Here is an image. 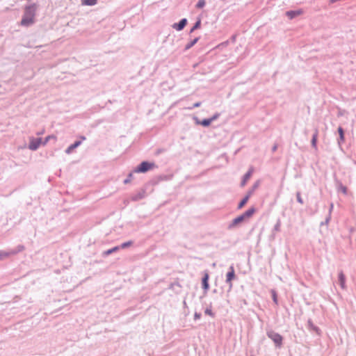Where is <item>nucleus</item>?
I'll return each mask as SVG.
<instances>
[{
  "mask_svg": "<svg viewBox=\"0 0 356 356\" xmlns=\"http://www.w3.org/2000/svg\"><path fill=\"white\" fill-rule=\"evenodd\" d=\"M277 149V146L275 145L273 148V151L275 152Z\"/></svg>",
  "mask_w": 356,
  "mask_h": 356,
  "instance_id": "7c9ffc66",
  "label": "nucleus"
},
{
  "mask_svg": "<svg viewBox=\"0 0 356 356\" xmlns=\"http://www.w3.org/2000/svg\"><path fill=\"white\" fill-rule=\"evenodd\" d=\"M272 294H273V299L274 302L275 304H277V294H276L275 291H273Z\"/></svg>",
  "mask_w": 356,
  "mask_h": 356,
  "instance_id": "393cba45",
  "label": "nucleus"
},
{
  "mask_svg": "<svg viewBox=\"0 0 356 356\" xmlns=\"http://www.w3.org/2000/svg\"><path fill=\"white\" fill-rule=\"evenodd\" d=\"M199 40V38H195L194 40H193L191 42H190L189 43H188L186 47H185V49L187 50V49H189L190 48H191L195 44L197 43V42Z\"/></svg>",
  "mask_w": 356,
  "mask_h": 356,
  "instance_id": "a211bd4d",
  "label": "nucleus"
},
{
  "mask_svg": "<svg viewBox=\"0 0 356 356\" xmlns=\"http://www.w3.org/2000/svg\"><path fill=\"white\" fill-rule=\"evenodd\" d=\"M252 172H253V170L252 169H250L248 170V172L244 175L243 179V180L241 181V186H244L246 184L247 181L251 177Z\"/></svg>",
  "mask_w": 356,
  "mask_h": 356,
  "instance_id": "f8f14e48",
  "label": "nucleus"
},
{
  "mask_svg": "<svg viewBox=\"0 0 356 356\" xmlns=\"http://www.w3.org/2000/svg\"><path fill=\"white\" fill-rule=\"evenodd\" d=\"M156 167V165L154 162L150 163L147 161H143L137 167L134 172L137 173H144L148 170L155 168Z\"/></svg>",
  "mask_w": 356,
  "mask_h": 356,
  "instance_id": "7ed1b4c3",
  "label": "nucleus"
},
{
  "mask_svg": "<svg viewBox=\"0 0 356 356\" xmlns=\"http://www.w3.org/2000/svg\"><path fill=\"white\" fill-rule=\"evenodd\" d=\"M50 139H54L56 140V137L55 136H48L45 138L44 142L42 143L43 145H46Z\"/></svg>",
  "mask_w": 356,
  "mask_h": 356,
  "instance_id": "aec40b11",
  "label": "nucleus"
},
{
  "mask_svg": "<svg viewBox=\"0 0 356 356\" xmlns=\"http://www.w3.org/2000/svg\"><path fill=\"white\" fill-rule=\"evenodd\" d=\"M186 23H187L186 19H182L179 23L174 24L172 25V27L177 31H181L186 25Z\"/></svg>",
  "mask_w": 356,
  "mask_h": 356,
  "instance_id": "1a4fd4ad",
  "label": "nucleus"
},
{
  "mask_svg": "<svg viewBox=\"0 0 356 356\" xmlns=\"http://www.w3.org/2000/svg\"><path fill=\"white\" fill-rule=\"evenodd\" d=\"M132 245V242L131 241H128V242H126V243H124L121 245V248H127L130 245Z\"/></svg>",
  "mask_w": 356,
  "mask_h": 356,
  "instance_id": "5701e85b",
  "label": "nucleus"
},
{
  "mask_svg": "<svg viewBox=\"0 0 356 356\" xmlns=\"http://www.w3.org/2000/svg\"><path fill=\"white\" fill-rule=\"evenodd\" d=\"M297 200L300 204L303 203L302 199L301 198L300 193L297 194Z\"/></svg>",
  "mask_w": 356,
  "mask_h": 356,
  "instance_id": "a878e982",
  "label": "nucleus"
},
{
  "mask_svg": "<svg viewBox=\"0 0 356 356\" xmlns=\"http://www.w3.org/2000/svg\"><path fill=\"white\" fill-rule=\"evenodd\" d=\"M268 337L274 341L276 346H280L282 345V337L280 334L270 331L268 332Z\"/></svg>",
  "mask_w": 356,
  "mask_h": 356,
  "instance_id": "39448f33",
  "label": "nucleus"
},
{
  "mask_svg": "<svg viewBox=\"0 0 356 356\" xmlns=\"http://www.w3.org/2000/svg\"><path fill=\"white\" fill-rule=\"evenodd\" d=\"M36 11V6L35 4L26 6L24 10V14L21 21V25L29 26L34 22V17Z\"/></svg>",
  "mask_w": 356,
  "mask_h": 356,
  "instance_id": "f257e3e1",
  "label": "nucleus"
},
{
  "mask_svg": "<svg viewBox=\"0 0 356 356\" xmlns=\"http://www.w3.org/2000/svg\"><path fill=\"white\" fill-rule=\"evenodd\" d=\"M235 278L234 269L232 266L229 268V271L227 274L226 282L229 284V286H232V281Z\"/></svg>",
  "mask_w": 356,
  "mask_h": 356,
  "instance_id": "6e6552de",
  "label": "nucleus"
},
{
  "mask_svg": "<svg viewBox=\"0 0 356 356\" xmlns=\"http://www.w3.org/2000/svg\"><path fill=\"white\" fill-rule=\"evenodd\" d=\"M200 20H198L195 24L193 26V27L191 29V31H193L194 30L198 29L200 26Z\"/></svg>",
  "mask_w": 356,
  "mask_h": 356,
  "instance_id": "4be33fe9",
  "label": "nucleus"
},
{
  "mask_svg": "<svg viewBox=\"0 0 356 356\" xmlns=\"http://www.w3.org/2000/svg\"><path fill=\"white\" fill-rule=\"evenodd\" d=\"M131 177H132V174H131V173H130V174L129 175V179H125V180H124V184H128V183H129V181H130V179H131Z\"/></svg>",
  "mask_w": 356,
  "mask_h": 356,
  "instance_id": "bb28decb",
  "label": "nucleus"
},
{
  "mask_svg": "<svg viewBox=\"0 0 356 356\" xmlns=\"http://www.w3.org/2000/svg\"><path fill=\"white\" fill-rule=\"evenodd\" d=\"M209 276L207 272H205L202 278V287L204 289L207 290L209 289Z\"/></svg>",
  "mask_w": 356,
  "mask_h": 356,
  "instance_id": "9b49d317",
  "label": "nucleus"
},
{
  "mask_svg": "<svg viewBox=\"0 0 356 356\" xmlns=\"http://www.w3.org/2000/svg\"><path fill=\"white\" fill-rule=\"evenodd\" d=\"M42 143L41 138H30L29 148L31 150H36Z\"/></svg>",
  "mask_w": 356,
  "mask_h": 356,
  "instance_id": "423d86ee",
  "label": "nucleus"
},
{
  "mask_svg": "<svg viewBox=\"0 0 356 356\" xmlns=\"http://www.w3.org/2000/svg\"><path fill=\"white\" fill-rule=\"evenodd\" d=\"M219 115H220L218 113H216L209 119H204L200 122H197V124H201L204 127H208L211 124V123L213 121L216 120L219 117Z\"/></svg>",
  "mask_w": 356,
  "mask_h": 356,
  "instance_id": "0eeeda50",
  "label": "nucleus"
},
{
  "mask_svg": "<svg viewBox=\"0 0 356 356\" xmlns=\"http://www.w3.org/2000/svg\"><path fill=\"white\" fill-rule=\"evenodd\" d=\"M118 249H119V247H115V248H112V249H110V250H107V251L106 252V254H111L112 252H115V251L118 250Z\"/></svg>",
  "mask_w": 356,
  "mask_h": 356,
  "instance_id": "b1692460",
  "label": "nucleus"
},
{
  "mask_svg": "<svg viewBox=\"0 0 356 356\" xmlns=\"http://www.w3.org/2000/svg\"><path fill=\"white\" fill-rule=\"evenodd\" d=\"M23 250H24V247L19 245L16 249L10 250L8 252L3 251V250L0 251V260H3L11 255H14V254L22 251Z\"/></svg>",
  "mask_w": 356,
  "mask_h": 356,
  "instance_id": "20e7f679",
  "label": "nucleus"
},
{
  "mask_svg": "<svg viewBox=\"0 0 356 356\" xmlns=\"http://www.w3.org/2000/svg\"><path fill=\"white\" fill-rule=\"evenodd\" d=\"M207 314H209V315H211V311L207 309L206 312H205Z\"/></svg>",
  "mask_w": 356,
  "mask_h": 356,
  "instance_id": "cd10ccee",
  "label": "nucleus"
},
{
  "mask_svg": "<svg viewBox=\"0 0 356 356\" xmlns=\"http://www.w3.org/2000/svg\"><path fill=\"white\" fill-rule=\"evenodd\" d=\"M204 5H205V1H204V0H200V1L197 2V3L196 6H197V8H201L204 7Z\"/></svg>",
  "mask_w": 356,
  "mask_h": 356,
  "instance_id": "412c9836",
  "label": "nucleus"
},
{
  "mask_svg": "<svg viewBox=\"0 0 356 356\" xmlns=\"http://www.w3.org/2000/svg\"><path fill=\"white\" fill-rule=\"evenodd\" d=\"M200 103H196V104H194V106L195 107H198V106H200Z\"/></svg>",
  "mask_w": 356,
  "mask_h": 356,
  "instance_id": "c756f323",
  "label": "nucleus"
},
{
  "mask_svg": "<svg viewBox=\"0 0 356 356\" xmlns=\"http://www.w3.org/2000/svg\"><path fill=\"white\" fill-rule=\"evenodd\" d=\"M255 213V209L252 207L247 210L245 213H243L242 215L236 217L234 218L232 222L229 225V229H232L235 227H236L240 223L244 222L246 220L250 219L253 214Z\"/></svg>",
  "mask_w": 356,
  "mask_h": 356,
  "instance_id": "f03ea898",
  "label": "nucleus"
},
{
  "mask_svg": "<svg viewBox=\"0 0 356 356\" xmlns=\"http://www.w3.org/2000/svg\"><path fill=\"white\" fill-rule=\"evenodd\" d=\"M338 132L339 134L340 140L341 142H343L344 141V133H343V129L341 127L338 128Z\"/></svg>",
  "mask_w": 356,
  "mask_h": 356,
  "instance_id": "6ab92c4d",
  "label": "nucleus"
},
{
  "mask_svg": "<svg viewBox=\"0 0 356 356\" xmlns=\"http://www.w3.org/2000/svg\"><path fill=\"white\" fill-rule=\"evenodd\" d=\"M339 282L341 287V289H345L346 288V276L343 272H340L339 273Z\"/></svg>",
  "mask_w": 356,
  "mask_h": 356,
  "instance_id": "9d476101",
  "label": "nucleus"
},
{
  "mask_svg": "<svg viewBox=\"0 0 356 356\" xmlns=\"http://www.w3.org/2000/svg\"><path fill=\"white\" fill-rule=\"evenodd\" d=\"M302 11L301 10H296V11H288L286 15L290 18L293 19L296 16L300 15L302 14Z\"/></svg>",
  "mask_w": 356,
  "mask_h": 356,
  "instance_id": "ddd939ff",
  "label": "nucleus"
},
{
  "mask_svg": "<svg viewBox=\"0 0 356 356\" xmlns=\"http://www.w3.org/2000/svg\"><path fill=\"white\" fill-rule=\"evenodd\" d=\"M248 199H249V196H248V195H247L246 197H244V198L241 201V202L238 204V209H242V208L245 205V204L248 202Z\"/></svg>",
  "mask_w": 356,
  "mask_h": 356,
  "instance_id": "f3484780",
  "label": "nucleus"
},
{
  "mask_svg": "<svg viewBox=\"0 0 356 356\" xmlns=\"http://www.w3.org/2000/svg\"><path fill=\"white\" fill-rule=\"evenodd\" d=\"M97 3V0H82V4L86 6H94Z\"/></svg>",
  "mask_w": 356,
  "mask_h": 356,
  "instance_id": "2eb2a0df",
  "label": "nucleus"
},
{
  "mask_svg": "<svg viewBox=\"0 0 356 356\" xmlns=\"http://www.w3.org/2000/svg\"><path fill=\"white\" fill-rule=\"evenodd\" d=\"M195 318H199L200 317V315L197 314H195Z\"/></svg>",
  "mask_w": 356,
  "mask_h": 356,
  "instance_id": "c85d7f7f",
  "label": "nucleus"
},
{
  "mask_svg": "<svg viewBox=\"0 0 356 356\" xmlns=\"http://www.w3.org/2000/svg\"><path fill=\"white\" fill-rule=\"evenodd\" d=\"M318 134V130L316 129L315 131V133H314V134L313 136V138H312V145L315 148L316 147Z\"/></svg>",
  "mask_w": 356,
  "mask_h": 356,
  "instance_id": "dca6fc26",
  "label": "nucleus"
},
{
  "mask_svg": "<svg viewBox=\"0 0 356 356\" xmlns=\"http://www.w3.org/2000/svg\"><path fill=\"white\" fill-rule=\"evenodd\" d=\"M81 144V142L80 141H76L75 142L74 144L71 145L70 147H68V148L66 149V153L67 154H70L71 153V152L76 147H77L78 146H79Z\"/></svg>",
  "mask_w": 356,
  "mask_h": 356,
  "instance_id": "4468645a",
  "label": "nucleus"
}]
</instances>
